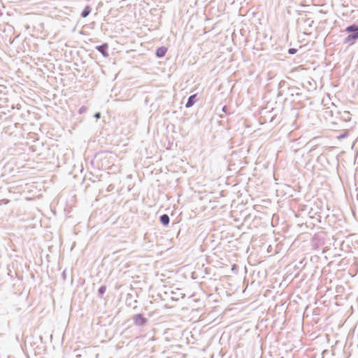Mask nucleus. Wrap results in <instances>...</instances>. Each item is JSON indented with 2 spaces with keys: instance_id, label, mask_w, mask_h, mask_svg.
<instances>
[{
  "instance_id": "10",
  "label": "nucleus",
  "mask_w": 358,
  "mask_h": 358,
  "mask_svg": "<svg viewBox=\"0 0 358 358\" xmlns=\"http://www.w3.org/2000/svg\"><path fill=\"white\" fill-rule=\"evenodd\" d=\"M95 117H96V118H99V117H100V114H99V113H96V114L95 115Z\"/></svg>"
},
{
  "instance_id": "6",
  "label": "nucleus",
  "mask_w": 358,
  "mask_h": 358,
  "mask_svg": "<svg viewBox=\"0 0 358 358\" xmlns=\"http://www.w3.org/2000/svg\"><path fill=\"white\" fill-rule=\"evenodd\" d=\"M160 221L164 225H168L169 223V217L167 215H163L160 217Z\"/></svg>"
},
{
  "instance_id": "4",
  "label": "nucleus",
  "mask_w": 358,
  "mask_h": 358,
  "mask_svg": "<svg viewBox=\"0 0 358 358\" xmlns=\"http://www.w3.org/2000/svg\"><path fill=\"white\" fill-rule=\"evenodd\" d=\"M167 50H168L167 48H166V47H160V48L157 49L156 55L158 57H162L165 56V55L167 52Z\"/></svg>"
},
{
  "instance_id": "8",
  "label": "nucleus",
  "mask_w": 358,
  "mask_h": 358,
  "mask_svg": "<svg viewBox=\"0 0 358 358\" xmlns=\"http://www.w3.org/2000/svg\"><path fill=\"white\" fill-rule=\"evenodd\" d=\"M288 52L289 54L293 55L297 52V50L295 48H290V49H289Z\"/></svg>"
},
{
  "instance_id": "9",
  "label": "nucleus",
  "mask_w": 358,
  "mask_h": 358,
  "mask_svg": "<svg viewBox=\"0 0 358 358\" xmlns=\"http://www.w3.org/2000/svg\"><path fill=\"white\" fill-rule=\"evenodd\" d=\"M104 291H105V287H101V288L99 289V292H100V293H103V292H104Z\"/></svg>"
},
{
  "instance_id": "5",
  "label": "nucleus",
  "mask_w": 358,
  "mask_h": 358,
  "mask_svg": "<svg viewBox=\"0 0 358 358\" xmlns=\"http://www.w3.org/2000/svg\"><path fill=\"white\" fill-rule=\"evenodd\" d=\"M196 94H193L190 96L188 99V101L186 103V108H190L192 107L194 103V98L196 97Z\"/></svg>"
},
{
  "instance_id": "7",
  "label": "nucleus",
  "mask_w": 358,
  "mask_h": 358,
  "mask_svg": "<svg viewBox=\"0 0 358 358\" xmlns=\"http://www.w3.org/2000/svg\"><path fill=\"white\" fill-rule=\"evenodd\" d=\"M90 13V8L89 6H86L83 11L81 13V16L83 17H86Z\"/></svg>"
},
{
  "instance_id": "1",
  "label": "nucleus",
  "mask_w": 358,
  "mask_h": 358,
  "mask_svg": "<svg viewBox=\"0 0 358 358\" xmlns=\"http://www.w3.org/2000/svg\"><path fill=\"white\" fill-rule=\"evenodd\" d=\"M345 31L348 32H352V31L356 32L354 34L349 35L345 39L346 42L349 43L351 41H355V40H357L358 38V26H355V25L349 26L346 28Z\"/></svg>"
},
{
  "instance_id": "2",
  "label": "nucleus",
  "mask_w": 358,
  "mask_h": 358,
  "mask_svg": "<svg viewBox=\"0 0 358 358\" xmlns=\"http://www.w3.org/2000/svg\"><path fill=\"white\" fill-rule=\"evenodd\" d=\"M133 320L134 323L138 326H142L147 322V319L142 314L136 315Z\"/></svg>"
},
{
  "instance_id": "3",
  "label": "nucleus",
  "mask_w": 358,
  "mask_h": 358,
  "mask_svg": "<svg viewBox=\"0 0 358 358\" xmlns=\"http://www.w3.org/2000/svg\"><path fill=\"white\" fill-rule=\"evenodd\" d=\"M96 48L103 55V56L107 57L108 55L106 51L108 49V45L106 43L96 46Z\"/></svg>"
}]
</instances>
